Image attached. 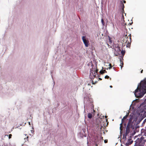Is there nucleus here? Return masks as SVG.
I'll return each instance as SVG.
<instances>
[{
  "label": "nucleus",
  "instance_id": "f257e3e1",
  "mask_svg": "<svg viewBox=\"0 0 146 146\" xmlns=\"http://www.w3.org/2000/svg\"><path fill=\"white\" fill-rule=\"evenodd\" d=\"M146 93V80L140 83V86L135 90L134 94L137 98H141Z\"/></svg>",
  "mask_w": 146,
  "mask_h": 146
},
{
  "label": "nucleus",
  "instance_id": "f03ea898",
  "mask_svg": "<svg viewBox=\"0 0 146 146\" xmlns=\"http://www.w3.org/2000/svg\"><path fill=\"white\" fill-rule=\"evenodd\" d=\"M138 141H139L138 144L135 145L134 146H144L145 143L146 141V134L145 133L143 136H142L141 138L139 139Z\"/></svg>",
  "mask_w": 146,
  "mask_h": 146
},
{
  "label": "nucleus",
  "instance_id": "7ed1b4c3",
  "mask_svg": "<svg viewBox=\"0 0 146 146\" xmlns=\"http://www.w3.org/2000/svg\"><path fill=\"white\" fill-rule=\"evenodd\" d=\"M98 71L97 69V67L95 66L94 68L90 69V78L91 79H93L95 77L96 75V73H97Z\"/></svg>",
  "mask_w": 146,
  "mask_h": 146
},
{
  "label": "nucleus",
  "instance_id": "20e7f679",
  "mask_svg": "<svg viewBox=\"0 0 146 146\" xmlns=\"http://www.w3.org/2000/svg\"><path fill=\"white\" fill-rule=\"evenodd\" d=\"M145 102H146V98L145 99ZM141 115H142L143 118L146 117V106L144 107V108L141 111Z\"/></svg>",
  "mask_w": 146,
  "mask_h": 146
},
{
  "label": "nucleus",
  "instance_id": "39448f33",
  "mask_svg": "<svg viewBox=\"0 0 146 146\" xmlns=\"http://www.w3.org/2000/svg\"><path fill=\"white\" fill-rule=\"evenodd\" d=\"M82 39L85 46L86 47H88L89 45L88 40L86 39L85 38V36H82Z\"/></svg>",
  "mask_w": 146,
  "mask_h": 146
},
{
  "label": "nucleus",
  "instance_id": "423d86ee",
  "mask_svg": "<svg viewBox=\"0 0 146 146\" xmlns=\"http://www.w3.org/2000/svg\"><path fill=\"white\" fill-rule=\"evenodd\" d=\"M128 37L126 35H125L123 37V41L124 43H126L128 41V42L129 43V41H128Z\"/></svg>",
  "mask_w": 146,
  "mask_h": 146
},
{
  "label": "nucleus",
  "instance_id": "0eeeda50",
  "mask_svg": "<svg viewBox=\"0 0 146 146\" xmlns=\"http://www.w3.org/2000/svg\"><path fill=\"white\" fill-rule=\"evenodd\" d=\"M120 6L122 8V12H124V5L122 1H121L120 2Z\"/></svg>",
  "mask_w": 146,
  "mask_h": 146
},
{
  "label": "nucleus",
  "instance_id": "6e6552de",
  "mask_svg": "<svg viewBox=\"0 0 146 146\" xmlns=\"http://www.w3.org/2000/svg\"><path fill=\"white\" fill-rule=\"evenodd\" d=\"M120 66H121V69L123 67V62L121 61V59H120Z\"/></svg>",
  "mask_w": 146,
  "mask_h": 146
},
{
  "label": "nucleus",
  "instance_id": "1a4fd4ad",
  "mask_svg": "<svg viewBox=\"0 0 146 146\" xmlns=\"http://www.w3.org/2000/svg\"><path fill=\"white\" fill-rule=\"evenodd\" d=\"M88 117L89 119H91L92 117V114L90 113H89L88 114Z\"/></svg>",
  "mask_w": 146,
  "mask_h": 146
},
{
  "label": "nucleus",
  "instance_id": "9d476101",
  "mask_svg": "<svg viewBox=\"0 0 146 146\" xmlns=\"http://www.w3.org/2000/svg\"><path fill=\"white\" fill-rule=\"evenodd\" d=\"M122 123H121L120 124V133H122L121 132V131L122 130V129H121V128L122 127Z\"/></svg>",
  "mask_w": 146,
  "mask_h": 146
},
{
  "label": "nucleus",
  "instance_id": "9b49d317",
  "mask_svg": "<svg viewBox=\"0 0 146 146\" xmlns=\"http://www.w3.org/2000/svg\"><path fill=\"white\" fill-rule=\"evenodd\" d=\"M101 22L103 26L104 25V23L103 18L101 19Z\"/></svg>",
  "mask_w": 146,
  "mask_h": 146
},
{
  "label": "nucleus",
  "instance_id": "f8f14e48",
  "mask_svg": "<svg viewBox=\"0 0 146 146\" xmlns=\"http://www.w3.org/2000/svg\"><path fill=\"white\" fill-rule=\"evenodd\" d=\"M121 53L122 54V55H124L125 54V51L122 50L121 51Z\"/></svg>",
  "mask_w": 146,
  "mask_h": 146
},
{
  "label": "nucleus",
  "instance_id": "ddd939ff",
  "mask_svg": "<svg viewBox=\"0 0 146 146\" xmlns=\"http://www.w3.org/2000/svg\"><path fill=\"white\" fill-rule=\"evenodd\" d=\"M105 72V71L104 70H101L100 71V73L101 74H103Z\"/></svg>",
  "mask_w": 146,
  "mask_h": 146
},
{
  "label": "nucleus",
  "instance_id": "4468645a",
  "mask_svg": "<svg viewBox=\"0 0 146 146\" xmlns=\"http://www.w3.org/2000/svg\"><path fill=\"white\" fill-rule=\"evenodd\" d=\"M127 115H126L123 117V119H126L127 117Z\"/></svg>",
  "mask_w": 146,
  "mask_h": 146
},
{
  "label": "nucleus",
  "instance_id": "2eb2a0df",
  "mask_svg": "<svg viewBox=\"0 0 146 146\" xmlns=\"http://www.w3.org/2000/svg\"><path fill=\"white\" fill-rule=\"evenodd\" d=\"M105 78L106 79H108V78H110L109 76H108V75H106L105 76Z\"/></svg>",
  "mask_w": 146,
  "mask_h": 146
},
{
  "label": "nucleus",
  "instance_id": "dca6fc26",
  "mask_svg": "<svg viewBox=\"0 0 146 146\" xmlns=\"http://www.w3.org/2000/svg\"><path fill=\"white\" fill-rule=\"evenodd\" d=\"M11 136L12 135L11 134H9V139H10L11 138Z\"/></svg>",
  "mask_w": 146,
  "mask_h": 146
},
{
  "label": "nucleus",
  "instance_id": "f3484780",
  "mask_svg": "<svg viewBox=\"0 0 146 146\" xmlns=\"http://www.w3.org/2000/svg\"><path fill=\"white\" fill-rule=\"evenodd\" d=\"M146 121V118L145 119L143 122V124L145 123Z\"/></svg>",
  "mask_w": 146,
  "mask_h": 146
},
{
  "label": "nucleus",
  "instance_id": "a211bd4d",
  "mask_svg": "<svg viewBox=\"0 0 146 146\" xmlns=\"http://www.w3.org/2000/svg\"><path fill=\"white\" fill-rule=\"evenodd\" d=\"M104 142L105 143H107L108 142V140H105L104 141Z\"/></svg>",
  "mask_w": 146,
  "mask_h": 146
},
{
  "label": "nucleus",
  "instance_id": "6ab92c4d",
  "mask_svg": "<svg viewBox=\"0 0 146 146\" xmlns=\"http://www.w3.org/2000/svg\"><path fill=\"white\" fill-rule=\"evenodd\" d=\"M124 122V120L123 119H121V123H123Z\"/></svg>",
  "mask_w": 146,
  "mask_h": 146
},
{
  "label": "nucleus",
  "instance_id": "aec40b11",
  "mask_svg": "<svg viewBox=\"0 0 146 146\" xmlns=\"http://www.w3.org/2000/svg\"><path fill=\"white\" fill-rule=\"evenodd\" d=\"M111 67H112V66H110V67H109V69H111Z\"/></svg>",
  "mask_w": 146,
  "mask_h": 146
},
{
  "label": "nucleus",
  "instance_id": "412c9836",
  "mask_svg": "<svg viewBox=\"0 0 146 146\" xmlns=\"http://www.w3.org/2000/svg\"><path fill=\"white\" fill-rule=\"evenodd\" d=\"M117 47H118V48L119 49V50H120V47L119 46H117Z\"/></svg>",
  "mask_w": 146,
  "mask_h": 146
},
{
  "label": "nucleus",
  "instance_id": "4be33fe9",
  "mask_svg": "<svg viewBox=\"0 0 146 146\" xmlns=\"http://www.w3.org/2000/svg\"><path fill=\"white\" fill-rule=\"evenodd\" d=\"M124 125L125 127L126 125V124L125 123H124Z\"/></svg>",
  "mask_w": 146,
  "mask_h": 146
},
{
  "label": "nucleus",
  "instance_id": "5701e85b",
  "mask_svg": "<svg viewBox=\"0 0 146 146\" xmlns=\"http://www.w3.org/2000/svg\"><path fill=\"white\" fill-rule=\"evenodd\" d=\"M123 3H126V1H123Z\"/></svg>",
  "mask_w": 146,
  "mask_h": 146
},
{
  "label": "nucleus",
  "instance_id": "b1692460",
  "mask_svg": "<svg viewBox=\"0 0 146 146\" xmlns=\"http://www.w3.org/2000/svg\"><path fill=\"white\" fill-rule=\"evenodd\" d=\"M130 40L131 41V36L129 37Z\"/></svg>",
  "mask_w": 146,
  "mask_h": 146
},
{
  "label": "nucleus",
  "instance_id": "393cba45",
  "mask_svg": "<svg viewBox=\"0 0 146 146\" xmlns=\"http://www.w3.org/2000/svg\"><path fill=\"white\" fill-rule=\"evenodd\" d=\"M143 72V70H142L141 71V73H142Z\"/></svg>",
  "mask_w": 146,
  "mask_h": 146
},
{
  "label": "nucleus",
  "instance_id": "a878e982",
  "mask_svg": "<svg viewBox=\"0 0 146 146\" xmlns=\"http://www.w3.org/2000/svg\"><path fill=\"white\" fill-rule=\"evenodd\" d=\"M110 87L111 88H112V86H110Z\"/></svg>",
  "mask_w": 146,
  "mask_h": 146
},
{
  "label": "nucleus",
  "instance_id": "bb28decb",
  "mask_svg": "<svg viewBox=\"0 0 146 146\" xmlns=\"http://www.w3.org/2000/svg\"><path fill=\"white\" fill-rule=\"evenodd\" d=\"M109 65L110 66H111V64H109Z\"/></svg>",
  "mask_w": 146,
  "mask_h": 146
},
{
  "label": "nucleus",
  "instance_id": "cd10ccee",
  "mask_svg": "<svg viewBox=\"0 0 146 146\" xmlns=\"http://www.w3.org/2000/svg\"><path fill=\"white\" fill-rule=\"evenodd\" d=\"M29 125H30V122H29Z\"/></svg>",
  "mask_w": 146,
  "mask_h": 146
},
{
  "label": "nucleus",
  "instance_id": "c85d7f7f",
  "mask_svg": "<svg viewBox=\"0 0 146 146\" xmlns=\"http://www.w3.org/2000/svg\"><path fill=\"white\" fill-rule=\"evenodd\" d=\"M113 69L114 70H115V68L113 67Z\"/></svg>",
  "mask_w": 146,
  "mask_h": 146
},
{
  "label": "nucleus",
  "instance_id": "c756f323",
  "mask_svg": "<svg viewBox=\"0 0 146 146\" xmlns=\"http://www.w3.org/2000/svg\"><path fill=\"white\" fill-rule=\"evenodd\" d=\"M142 120V119H141V120H140V121H139V123H139L140 122V121H141V120Z\"/></svg>",
  "mask_w": 146,
  "mask_h": 146
},
{
  "label": "nucleus",
  "instance_id": "7c9ffc66",
  "mask_svg": "<svg viewBox=\"0 0 146 146\" xmlns=\"http://www.w3.org/2000/svg\"><path fill=\"white\" fill-rule=\"evenodd\" d=\"M84 100H86V97H84Z\"/></svg>",
  "mask_w": 146,
  "mask_h": 146
},
{
  "label": "nucleus",
  "instance_id": "2f4dec72",
  "mask_svg": "<svg viewBox=\"0 0 146 146\" xmlns=\"http://www.w3.org/2000/svg\"><path fill=\"white\" fill-rule=\"evenodd\" d=\"M99 79L100 80H102V79L101 78H99Z\"/></svg>",
  "mask_w": 146,
  "mask_h": 146
},
{
  "label": "nucleus",
  "instance_id": "473e14b6",
  "mask_svg": "<svg viewBox=\"0 0 146 146\" xmlns=\"http://www.w3.org/2000/svg\"><path fill=\"white\" fill-rule=\"evenodd\" d=\"M93 111L94 112L95 111L94 110H93Z\"/></svg>",
  "mask_w": 146,
  "mask_h": 146
},
{
  "label": "nucleus",
  "instance_id": "72a5a7b5",
  "mask_svg": "<svg viewBox=\"0 0 146 146\" xmlns=\"http://www.w3.org/2000/svg\"><path fill=\"white\" fill-rule=\"evenodd\" d=\"M107 116H105V117H106V118H107Z\"/></svg>",
  "mask_w": 146,
  "mask_h": 146
},
{
  "label": "nucleus",
  "instance_id": "f704fd0d",
  "mask_svg": "<svg viewBox=\"0 0 146 146\" xmlns=\"http://www.w3.org/2000/svg\"><path fill=\"white\" fill-rule=\"evenodd\" d=\"M19 127V126H17V128H18Z\"/></svg>",
  "mask_w": 146,
  "mask_h": 146
},
{
  "label": "nucleus",
  "instance_id": "c9c22d12",
  "mask_svg": "<svg viewBox=\"0 0 146 146\" xmlns=\"http://www.w3.org/2000/svg\"><path fill=\"white\" fill-rule=\"evenodd\" d=\"M27 138L28 137V136H27Z\"/></svg>",
  "mask_w": 146,
  "mask_h": 146
},
{
  "label": "nucleus",
  "instance_id": "e433bc0d",
  "mask_svg": "<svg viewBox=\"0 0 146 146\" xmlns=\"http://www.w3.org/2000/svg\"><path fill=\"white\" fill-rule=\"evenodd\" d=\"M110 80H111V78H110Z\"/></svg>",
  "mask_w": 146,
  "mask_h": 146
}]
</instances>
